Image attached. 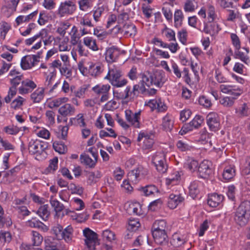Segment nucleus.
I'll return each instance as SVG.
<instances>
[{"instance_id":"obj_64","label":"nucleus","mask_w":250,"mask_h":250,"mask_svg":"<svg viewBox=\"0 0 250 250\" xmlns=\"http://www.w3.org/2000/svg\"><path fill=\"white\" fill-rule=\"evenodd\" d=\"M56 76V71L54 70L53 71L50 72L46 77V80L44 83V84L46 88H47L48 87H50L52 83V82L55 80Z\"/></svg>"},{"instance_id":"obj_50","label":"nucleus","mask_w":250,"mask_h":250,"mask_svg":"<svg viewBox=\"0 0 250 250\" xmlns=\"http://www.w3.org/2000/svg\"><path fill=\"white\" fill-rule=\"evenodd\" d=\"M50 203L51 206L54 208V211L56 213L60 212L64 209V206L63 205L57 200L51 199Z\"/></svg>"},{"instance_id":"obj_33","label":"nucleus","mask_w":250,"mask_h":250,"mask_svg":"<svg viewBox=\"0 0 250 250\" xmlns=\"http://www.w3.org/2000/svg\"><path fill=\"white\" fill-rule=\"evenodd\" d=\"M48 208L49 207L48 205L42 206L39 208L37 212V213L44 221H46L50 215V212L48 210Z\"/></svg>"},{"instance_id":"obj_41","label":"nucleus","mask_w":250,"mask_h":250,"mask_svg":"<svg viewBox=\"0 0 250 250\" xmlns=\"http://www.w3.org/2000/svg\"><path fill=\"white\" fill-rule=\"evenodd\" d=\"M37 14L38 11H35L26 16H19L17 18L16 20V23L18 25H19L23 22L29 21L30 20H32L33 17L37 16Z\"/></svg>"},{"instance_id":"obj_18","label":"nucleus","mask_w":250,"mask_h":250,"mask_svg":"<svg viewBox=\"0 0 250 250\" xmlns=\"http://www.w3.org/2000/svg\"><path fill=\"white\" fill-rule=\"evenodd\" d=\"M151 79L152 84L159 87H161L165 81V75L161 71L151 73Z\"/></svg>"},{"instance_id":"obj_47","label":"nucleus","mask_w":250,"mask_h":250,"mask_svg":"<svg viewBox=\"0 0 250 250\" xmlns=\"http://www.w3.org/2000/svg\"><path fill=\"white\" fill-rule=\"evenodd\" d=\"M73 229L70 226H68L63 230L62 239H63L66 242H69L71 241L73 237Z\"/></svg>"},{"instance_id":"obj_6","label":"nucleus","mask_w":250,"mask_h":250,"mask_svg":"<svg viewBox=\"0 0 250 250\" xmlns=\"http://www.w3.org/2000/svg\"><path fill=\"white\" fill-rule=\"evenodd\" d=\"M140 175V168H138L131 170L128 173V179L124 180L122 187L124 188L127 192H130L133 190L132 187L130 185L129 181L133 183H137L139 181Z\"/></svg>"},{"instance_id":"obj_57","label":"nucleus","mask_w":250,"mask_h":250,"mask_svg":"<svg viewBox=\"0 0 250 250\" xmlns=\"http://www.w3.org/2000/svg\"><path fill=\"white\" fill-rule=\"evenodd\" d=\"M3 130L5 133L9 135H16L20 131L18 126L14 125L6 126L4 127Z\"/></svg>"},{"instance_id":"obj_19","label":"nucleus","mask_w":250,"mask_h":250,"mask_svg":"<svg viewBox=\"0 0 250 250\" xmlns=\"http://www.w3.org/2000/svg\"><path fill=\"white\" fill-rule=\"evenodd\" d=\"M120 54V51L117 48L111 47L106 51L105 59L108 62H113L116 61Z\"/></svg>"},{"instance_id":"obj_15","label":"nucleus","mask_w":250,"mask_h":250,"mask_svg":"<svg viewBox=\"0 0 250 250\" xmlns=\"http://www.w3.org/2000/svg\"><path fill=\"white\" fill-rule=\"evenodd\" d=\"M140 112L133 113L131 110L125 111V117L126 120L131 124L135 127H139L140 123L139 120L140 119Z\"/></svg>"},{"instance_id":"obj_49","label":"nucleus","mask_w":250,"mask_h":250,"mask_svg":"<svg viewBox=\"0 0 250 250\" xmlns=\"http://www.w3.org/2000/svg\"><path fill=\"white\" fill-rule=\"evenodd\" d=\"M234 57L235 59H240L246 64H249V57L247 54L239 51V50H236L235 51Z\"/></svg>"},{"instance_id":"obj_8","label":"nucleus","mask_w":250,"mask_h":250,"mask_svg":"<svg viewBox=\"0 0 250 250\" xmlns=\"http://www.w3.org/2000/svg\"><path fill=\"white\" fill-rule=\"evenodd\" d=\"M204 119L201 116L196 115L194 119L188 124H185L182 127L179 133L184 135L193 128H199L203 123Z\"/></svg>"},{"instance_id":"obj_39","label":"nucleus","mask_w":250,"mask_h":250,"mask_svg":"<svg viewBox=\"0 0 250 250\" xmlns=\"http://www.w3.org/2000/svg\"><path fill=\"white\" fill-rule=\"evenodd\" d=\"M207 14L208 22H213L217 18V14L215 11V7L212 5H208L207 6Z\"/></svg>"},{"instance_id":"obj_40","label":"nucleus","mask_w":250,"mask_h":250,"mask_svg":"<svg viewBox=\"0 0 250 250\" xmlns=\"http://www.w3.org/2000/svg\"><path fill=\"white\" fill-rule=\"evenodd\" d=\"M68 101V98L66 97L55 99L49 103V107L51 108L58 107L62 104L67 102Z\"/></svg>"},{"instance_id":"obj_23","label":"nucleus","mask_w":250,"mask_h":250,"mask_svg":"<svg viewBox=\"0 0 250 250\" xmlns=\"http://www.w3.org/2000/svg\"><path fill=\"white\" fill-rule=\"evenodd\" d=\"M187 241L188 239L184 235L176 233L172 235L170 243L174 247H179L184 245Z\"/></svg>"},{"instance_id":"obj_31","label":"nucleus","mask_w":250,"mask_h":250,"mask_svg":"<svg viewBox=\"0 0 250 250\" xmlns=\"http://www.w3.org/2000/svg\"><path fill=\"white\" fill-rule=\"evenodd\" d=\"M235 175L234 166H229L224 168L223 177L224 179L229 180L232 179Z\"/></svg>"},{"instance_id":"obj_5","label":"nucleus","mask_w":250,"mask_h":250,"mask_svg":"<svg viewBox=\"0 0 250 250\" xmlns=\"http://www.w3.org/2000/svg\"><path fill=\"white\" fill-rule=\"evenodd\" d=\"M77 7L71 0H66L60 3L56 14L60 17L72 15L76 10Z\"/></svg>"},{"instance_id":"obj_27","label":"nucleus","mask_w":250,"mask_h":250,"mask_svg":"<svg viewBox=\"0 0 250 250\" xmlns=\"http://www.w3.org/2000/svg\"><path fill=\"white\" fill-rule=\"evenodd\" d=\"M86 175L87 178V183L90 185L96 183L102 177V174L99 170L86 171Z\"/></svg>"},{"instance_id":"obj_63","label":"nucleus","mask_w":250,"mask_h":250,"mask_svg":"<svg viewBox=\"0 0 250 250\" xmlns=\"http://www.w3.org/2000/svg\"><path fill=\"white\" fill-rule=\"evenodd\" d=\"M230 38L235 50H239L241 48V42L238 36L236 34L231 33Z\"/></svg>"},{"instance_id":"obj_24","label":"nucleus","mask_w":250,"mask_h":250,"mask_svg":"<svg viewBox=\"0 0 250 250\" xmlns=\"http://www.w3.org/2000/svg\"><path fill=\"white\" fill-rule=\"evenodd\" d=\"M143 139H144L143 146V148L146 149L151 148L154 143L153 139L151 138L148 135H146L144 133L139 134L138 137V141H141Z\"/></svg>"},{"instance_id":"obj_43","label":"nucleus","mask_w":250,"mask_h":250,"mask_svg":"<svg viewBox=\"0 0 250 250\" xmlns=\"http://www.w3.org/2000/svg\"><path fill=\"white\" fill-rule=\"evenodd\" d=\"M166 154L163 152H156L152 157V163L154 165H159L162 161L166 160Z\"/></svg>"},{"instance_id":"obj_56","label":"nucleus","mask_w":250,"mask_h":250,"mask_svg":"<svg viewBox=\"0 0 250 250\" xmlns=\"http://www.w3.org/2000/svg\"><path fill=\"white\" fill-rule=\"evenodd\" d=\"M102 236L104 239L111 242L115 239V233L109 229H106L103 231Z\"/></svg>"},{"instance_id":"obj_26","label":"nucleus","mask_w":250,"mask_h":250,"mask_svg":"<svg viewBox=\"0 0 250 250\" xmlns=\"http://www.w3.org/2000/svg\"><path fill=\"white\" fill-rule=\"evenodd\" d=\"M184 200V198L180 195L171 194L169 195L168 201V206L171 208H175L180 203Z\"/></svg>"},{"instance_id":"obj_53","label":"nucleus","mask_w":250,"mask_h":250,"mask_svg":"<svg viewBox=\"0 0 250 250\" xmlns=\"http://www.w3.org/2000/svg\"><path fill=\"white\" fill-rule=\"evenodd\" d=\"M53 146L55 150L60 154H64L67 151L66 146L62 142H55Z\"/></svg>"},{"instance_id":"obj_38","label":"nucleus","mask_w":250,"mask_h":250,"mask_svg":"<svg viewBox=\"0 0 250 250\" xmlns=\"http://www.w3.org/2000/svg\"><path fill=\"white\" fill-rule=\"evenodd\" d=\"M31 235L32 245L34 246H40L43 241V237L36 231H32Z\"/></svg>"},{"instance_id":"obj_7","label":"nucleus","mask_w":250,"mask_h":250,"mask_svg":"<svg viewBox=\"0 0 250 250\" xmlns=\"http://www.w3.org/2000/svg\"><path fill=\"white\" fill-rule=\"evenodd\" d=\"M47 147L45 142L38 140H31L28 143L29 152L31 154H41Z\"/></svg>"},{"instance_id":"obj_58","label":"nucleus","mask_w":250,"mask_h":250,"mask_svg":"<svg viewBox=\"0 0 250 250\" xmlns=\"http://www.w3.org/2000/svg\"><path fill=\"white\" fill-rule=\"evenodd\" d=\"M196 2L194 0H186L184 9L186 12H193L195 9Z\"/></svg>"},{"instance_id":"obj_4","label":"nucleus","mask_w":250,"mask_h":250,"mask_svg":"<svg viewBox=\"0 0 250 250\" xmlns=\"http://www.w3.org/2000/svg\"><path fill=\"white\" fill-rule=\"evenodd\" d=\"M85 237L84 244L88 250H95L96 247L100 245L98 234L88 228L83 230Z\"/></svg>"},{"instance_id":"obj_17","label":"nucleus","mask_w":250,"mask_h":250,"mask_svg":"<svg viewBox=\"0 0 250 250\" xmlns=\"http://www.w3.org/2000/svg\"><path fill=\"white\" fill-rule=\"evenodd\" d=\"M104 70V66L100 63H91L88 69V73L94 77L99 76Z\"/></svg>"},{"instance_id":"obj_35","label":"nucleus","mask_w":250,"mask_h":250,"mask_svg":"<svg viewBox=\"0 0 250 250\" xmlns=\"http://www.w3.org/2000/svg\"><path fill=\"white\" fill-rule=\"evenodd\" d=\"M210 24H208L204 22V28L203 31L207 34H214L219 32L218 25L214 22H211Z\"/></svg>"},{"instance_id":"obj_1","label":"nucleus","mask_w":250,"mask_h":250,"mask_svg":"<svg viewBox=\"0 0 250 250\" xmlns=\"http://www.w3.org/2000/svg\"><path fill=\"white\" fill-rule=\"evenodd\" d=\"M220 88L223 93L234 96L233 97H225L220 100V103L226 107H231L235 100L243 93V89L235 85L222 84Z\"/></svg>"},{"instance_id":"obj_62","label":"nucleus","mask_w":250,"mask_h":250,"mask_svg":"<svg viewBox=\"0 0 250 250\" xmlns=\"http://www.w3.org/2000/svg\"><path fill=\"white\" fill-rule=\"evenodd\" d=\"M163 32L165 33V36L168 41H176L175 34L172 29L166 28L163 30Z\"/></svg>"},{"instance_id":"obj_3","label":"nucleus","mask_w":250,"mask_h":250,"mask_svg":"<svg viewBox=\"0 0 250 250\" xmlns=\"http://www.w3.org/2000/svg\"><path fill=\"white\" fill-rule=\"evenodd\" d=\"M122 75L121 69L113 66V67L109 68L108 73L104 79L108 80L113 86L121 87L125 85L127 83V80L125 79L120 80Z\"/></svg>"},{"instance_id":"obj_22","label":"nucleus","mask_w":250,"mask_h":250,"mask_svg":"<svg viewBox=\"0 0 250 250\" xmlns=\"http://www.w3.org/2000/svg\"><path fill=\"white\" fill-rule=\"evenodd\" d=\"M224 196L216 193H213L209 196L208 204L211 207L215 208L219 206L223 201Z\"/></svg>"},{"instance_id":"obj_36","label":"nucleus","mask_w":250,"mask_h":250,"mask_svg":"<svg viewBox=\"0 0 250 250\" xmlns=\"http://www.w3.org/2000/svg\"><path fill=\"white\" fill-rule=\"evenodd\" d=\"M167 223L164 220L156 221L152 226V232L159 231H166Z\"/></svg>"},{"instance_id":"obj_46","label":"nucleus","mask_w":250,"mask_h":250,"mask_svg":"<svg viewBox=\"0 0 250 250\" xmlns=\"http://www.w3.org/2000/svg\"><path fill=\"white\" fill-rule=\"evenodd\" d=\"M173 122L171 117L169 116H166L163 119L162 125L164 129L166 131H170L173 127Z\"/></svg>"},{"instance_id":"obj_48","label":"nucleus","mask_w":250,"mask_h":250,"mask_svg":"<svg viewBox=\"0 0 250 250\" xmlns=\"http://www.w3.org/2000/svg\"><path fill=\"white\" fill-rule=\"evenodd\" d=\"M45 250H59L58 246V241H54L52 239L45 240Z\"/></svg>"},{"instance_id":"obj_14","label":"nucleus","mask_w":250,"mask_h":250,"mask_svg":"<svg viewBox=\"0 0 250 250\" xmlns=\"http://www.w3.org/2000/svg\"><path fill=\"white\" fill-rule=\"evenodd\" d=\"M141 195L148 197L155 196L159 193L160 191L158 188L154 185H147L145 187H140L138 188Z\"/></svg>"},{"instance_id":"obj_13","label":"nucleus","mask_w":250,"mask_h":250,"mask_svg":"<svg viewBox=\"0 0 250 250\" xmlns=\"http://www.w3.org/2000/svg\"><path fill=\"white\" fill-rule=\"evenodd\" d=\"M37 87L36 84L29 79H26L21 82V85L19 88V93L23 95L31 92Z\"/></svg>"},{"instance_id":"obj_12","label":"nucleus","mask_w":250,"mask_h":250,"mask_svg":"<svg viewBox=\"0 0 250 250\" xmlns=\"http://www.w3.org/2000/svg\"><path fill=\"white\" fill-rule=\"evenodd\" d=\"M110 86L107 84L97 85L93 87V91L97 94L101 95L100 101L104 102L108 100L109 96V90Z\"/></svg>"},{"instance_id":"obj_52","label":"nucleus","mask_w":250,"mask_h":250,"mask_svg":"<svg viewBox=\"0 0 250 250\" xmlns=\"http://www.w3.org/2000/svg\"><path fill=\"white\" fill-rule=\"evenodd\" d=\"M53 233L54 234L58 239H62L63 238V228L59 225L57 224L54 226L52 229Z\"/></svg>"},{"instance_id":"obj_16","label":"nucleus","mask_w":250,"mask_h":250,"mask_svg":"<svg viewBox=\"0 0 250 250\" xmlns=\"http://www.w3.org/2000/svg\"><path fill=\"white\" fill-rule=\"evenodd\" d=\"M147 105L152 109H157L159 112H163L166 110L167 106L159 98L150 100Z\"/></svg>"},{"instance_id":"obj_10","label":"nucleus","mask_w":250,"mask_h":250,"mask_svg":"<svg viewBox=\"0 0 250 250\" xmlns=\"http://www.w3.org/2000/svg\"><path fill=\"white\" fill-rule=\"evenodd\" d=\"M38 55H26L22 58L21 62V67L23 70L31 68L40 62Z\"/></svg>"},{"instance_id":"obj_45","label":"nucleus","mask_w":250,"mask_h":250,"mask_svg":"<svg viewBox=\"0 0 250 250\" xmlns=\"http://www.w3.org/2000/svg\"><path fill=\"white\" fill-rule=\"evenodd\" d=\"M58 159L57 157H54L50 160L48 167L44 170V173L48 174L54 172L58 167Z\"/></svg>"},{"instance_id":"obj_20","label":"nucleus","mask_w":250,"mask_h":250,"mask_svg":"<svg viewBox=\"0 0 250 250\" xmlns=\"http://www.w3.org/2000/svg\"><path fill=\"white\" fill-rule=\"evenodd\" d=\"M65 104L61 106L58 109V112L63 117L72 116L75 112V107L70 104Z\"/></svg>"},{"instance_id":"obj_34","label":"nucleus","mask_w":250,"mask_h":250,"mask_svg":"<svg viewBox=\"0 0 250 250\" xmlns=\"http://www.w3.org/2000/svg\"><path fill=\"white\" fill-rule=\"evenodd\" d=\"M81 163L88 166L89 167H94L97 162V158L92 160L88 155L82 154L80 156Z\"/></svg>"},{"instance_id":"obj_2","label":"nucleus","mask_w":250,"mask_h":250,"mask_svg":"<svg viewBox=\"0 0 250 250\" xmlns=\"http://www.w3.org/2000/svg\"><path fill=\"white\" fill-rule=\"evenodd\" d=\"M250 217V202L245 201L241 203L234 212V220L240 226H245Z\"/></svg>"},{"instance_id":"obj_59","label":"nucleus","mask_w":250,"mask_h":250,"mask_svg":"<svg viewBox=\"0 0 250 250\" xmlns=\"http://www.w3.org/2000/svg\"><path fill=\"white\" fill-rule=\"evenodd\" d=\"M181 174L178 171H176L173 175H171L170 177L167 179V184H176L177 181L180 179Z\"/></svg>"},{"instance_id":"obj_11","label":"nucleus","mask_w":250,"mask_h":250,"mask_svg":"<svg viewBox=\"0 0 250 250\" xmlns=\"http://www.w3.org/2000/svg\"><path fill=\"white\" fill-rule=\"evenodd\" d=\"M206 120L211 131L215 132L219 129L220 120L219 116L216 113H209L207 116Z\"/></svg>"},{"instance_id":"obj_37","label":"nucleus","mask_w":250,"mask_h":250,"mask_svg":"<svg viewBox=\"0 0 250 250\" xmlns=\"http://www.w3.org/2000/svg\"><path fill=\"white\" fill-rule=\"evenodd\" d=\"M93 1L92 0H80L78 1L79 9L86 12L92 8Z\"/></svg>"},{"instance_id":"obj_29","label":"nucleus","mask_w":250,"mask_h":250,"mask_svg":"<svg viewBox=\"0 0 250 250\" xmlns=\"http://www.w3.org/2000/svg\"><path fill=\"white\" fill-rule=\"evenodd\" d=\"M122 30L124 35L127 37L134 36L137 32L136 26L132 23L125 24Z\"/></svg>"},{"instance_id":"obj_21","label":"nucleus","mask_w":250,"mask_h":250,"mask_svg":"<svg viewBox=\"0 0 250 250\" xmlns=\"http://www.w3.org/2000/svg\"><path fill=\"white\" fill-rule=\"evenodd\" d=\"M155 242L159 245L167 243V235L166 231H159L152 232Z\"/></svg>"},{"instance_id":"obj_44","label":"nucleus","mask_w":250,"mask_h":250,"mask_svg":"<svg viewBox=\"0 0 250 250\" xmlns=\"http://www.w3.org/2000/svg\"><path fill=\"white\" fill-rule=\"evenodd\" d=\"M174 24L176 27L180 26L184 19V15L181 10L177 9L174 14Z\"/></svg>"},{"instance_id":"obj_60","label":"nucleus","mask_w":250,"mask_h":250,"mask_svg":"<svg viewBox=\"0 0 250 250\" xmlns=\"http://www.w3.org/2000/svg\"><path fill=\"white\" fill-rule=\"evenodd\" d=\"M141 82L145 84L147 86L150 87L152 85V82H151V73H142L141 74Z\"/></svg>"},{"instance_id":"obj_28","label":"nucleus","mask_w":250,"mask_h":250,"mask_svg":"<svg viewBox=\"0 0 250 250\" xmlns=\"http://www.w3.org/2000/svg\"><path fill=\"white\" fill-rule=\"evenodd\" d=\"M173 6V3H167L166 2L163 4L162 8V12L168 21H171L172 20L173 14L171 11V8Z\"/></svg>"},{"instance_id":"obj_51","label":"nucleus","mask_w":250,"mask_h":250,"mask_svg":"<svg viewBox=\"0 0 250 250\" xmlns=\"http://www.w3.org/2000/svg\"><path fill=\"white\" fill-rule=\"evenodd\" d=\"M140 223L138 219H129L127 226V230L129 231H135L140 227Z\"/></svg>"},{"instance_id":"obj_32","label":"nucleus","mask_w":250,"mask_h":250,"mask_svg":"<svg viewBox=\"0 0 250 250\" xmlns=\"http://www.w3.org/2000/svg\"><path fill=\"white\" fill-rule=\"evenodd\" d=\"M83 42L85 46L93 51H97L99 49L96 44V40L94 39L91 37H86L84 38Z\"/></svg>"},{"instance_id":"obj_42","label":"nucleus","mask_w":250,"mask_h":250,"mask_svg":"<svg viewBox=\"0 0 250 250\" xmlns=\"http://www.w3.org/2000/svg\"><path fill=\"white\" fill-rule=\"evenodd\" d=\"M198 167V162L192 159L187 160L184 164V167L191 172L195 171Z\"/></svg>"},{"instance_id":"obj_54","label":"nucleus","mask_w":250,"mask_h":250,"mask_svg":"<svg viewBox=\"0 0 250 250\" xmlns=\"http://www.w3.org/2000/svg\"><path fill=\"white\" fill-rule=\"evenodd\" d=\"M68 190L71 191L72 194L82 195L83 191V188L80 186H77L73 183H71L68 187Z\"/></svg>"},{"instance_id":"obj_61","label":"nucleus","mask_w":250,"mask_h":250,"mask_svg":"<svg viewBox=\"0 0 250 250\" xmlns=\"http://www.w3.org/2000/svg\"><path fill=\"white\" fill-rule=\"evenodd\" d=\"M24 100V99L21 96H18L11 103V107L14 109H18L22 105Z\"/></svg>"},{"instance_id":"obj_55","label":"nucleus","mask_w":250,"mask_h":250,"mask_svg":"<svg viewBox=\"0 0 250 250\" xmlns=\"http://www.w3.org/2000/svg\"><path fill=\"white\" fill-rule=\"evenodd\" d=\"M79 25L82 26H87L90 27L94 26V25L91 22V20L87 16V14L85 15L83 17L80 18Z\"/></svg>"},{"instance_id":"obj_25","label":"nucleus","mask_w":250,"mask_h":250,"mask_svg":"<svg viewBox=\"0 0 250 250\" xmlns=\"http://www.w3.org/2000/svg\"><path fill=\"white\" fill-rule=\"evenodd\" d=\"M44 88L39 87L31 95L30 98L34 103H39L43 99Z\"/></svg>"},{"instance_id":"obj_9","label":"nucleus","mask_w":250,"mask_h":250,"mask_svg":"<svg viewBox=\"0 0 250 250\" xmlns=\"http://www.w3.org/2000/svg\"><path fill=\"white\" fill-rule=\"evenodd\" d=\"M212 164L209 161L204 160L199 165L198 167V176L200 178L206 179L212 173Z\"/></svg>"},{"instance_id":"obj_30","label":"nucleus","mask_w":250,"mask_h":250,"mask_svg":"<svg viewBox=\"0 0 250 250\" xmlns=\"http://www.w3.org/2000/svg\"><path fill=\"white\" fill-rule=\"evenodd\" d=\"M199 184L198 181H195L191 182L189 186V194L193 199L195 198L200 193Z\"/></svg>"}]
</instances>
